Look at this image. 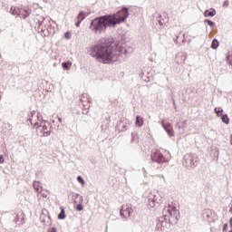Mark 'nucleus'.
I'll return each mask as SVG.
<instances>
[{"instance_id":"obj_1","label":"nucleus","mask_w":232,"mask_h":232,"mask_svg":"<svg viewBox=\"0 0 232 232\" xmlns=\"http://www.w3.org/2000/svg\"><path fill=\"white\" fill-rule=\"evenodd\" d=\"M129 16L128 8H122L114 14H105L96 17L91 23V29L95 32L106 31L107 27H115L116 24L124 23Z\"/></svg>"},{"instance_id":"obj_2","label":"nucleus","mask_w":232,"mask_h":232,"mask_svg":"<svg viewBox=\"0 0 232 232\" xmlns=\"http://www.w3.org/2000/svg\"><path fill=\"white\" fill-rule=\"evenodd\" d=\"M91 54L103 63H114L119 56L117 47L110 44H97L91 49Z\"/></svg>"},{"instance_id":"obj_3","label":"nucleus","mask_w":232,"mask_h":232,"mask_svg":"<svg viewBox=\"0 0 232 232\" xmlns=\"http://www.w3.org/2000/svg\"><path fill=\"white\" fill-rule=\"evenodd\" d=\"M151 159L153 162L169 163L171 160V154L168 150H153L151 152Z\"/></svg>"},{"instance_id":"obj_4","label":"nucleus","mask_w":232,"mask_h":232,"mask_svg":"<svg viewBox=\"0 0 232 232\" xmlns=\"http://www.w3.org/2000/svg\"><path fill=\"white\" fill-rule=\"evenodd\" d=\"M37 133L40 137L50 136L51 123L48 121H44L42 119L38 126Z\"/></svg>"},{"instance_id":"obj_5","label":"nucleus","mask_w":232,"mask_h":232,"mask_svg":"<svg viewBox=\"0 0 232 232\" xmlns=\"http://www.w3.org/2000/svg\"><path fill=\"white\" fill-rule=\"evenodd\" d=\"M43 120V116L41 113H36V111H31V113L28 116V121L31 123L33 127L36 128V130H38L39 124Z\"/></svg>"},{"instance_id":"obj_6","label":"nucleus","mask_w":232,"mask_h":232,"mask_svg":"<svg viewBox=\"0 0 232 232\" xmlns=\"http://www.w3.org/2000/svg\"><path fill=\"white\" fill-rule=\"evenodd\" d=\"M131 214H133V208H131V205H123L121 210V216L124 217V218H130Z\"/></svg>"},{"instance_id":"obj_7","label":"nucleus","mask_w":232,"mask_h":232,"mask_svg":"<svg viewBox=\"0 0 232 232\" xmlns=\"http://www.w3.org/2000/svg\"><path fill=\"white\" fill-rule=\"evenodd\" d=\"M80 101L82 102L84 110H89L92 103L90 96L87 95V93H83L82 96H80Z\"/></svg>"},{"instance_id":"obj_8","label":"nucleus","mask_w":232,"mask_h":232,"mask_svg":"<svg viewBox=\"0 0 232 232\" xmlns=\"http://www.w3.org/2000/svg\"><path fill=\"white\" fill-rule=\"evenodd\" d=\"M168 213L169 216L171 217V218L178 220V217L179 215V211L174 205H169L168 206Z\"/></svg>"},{"instance_id":"obj_9","label":"nucleus","mask_w":232,"mask_h":232,"mask_svg":"<svg viewBox=\"0 0 232 232\" xmlns=\"http://www.w3.org/2000/svg\"><path fill=\"white\" fill-rule=\"evenodd\" d=\"M74 199V204L76 205V209L81 212L83 210V207H82V197L79 196V194H75L73 197Z\"/></svg>"},{"instance_id":"obj_10","label":"nucleus","mask_w":232,"mask_h":232,"mask_svg":"<svg viewBox=\"0 0 232 232\" xmlns=\"http://www.w3.org/2000/svg\"><path fill=\"white\" fill-rule=\"evenodd\" d=\"M30 14L28 7H20V18L25 19Z\"/></svg>"},{"instance_id":"obj_11","label":"nucleus","mask_w":232,"mask_h":232,"mask_svg":"<svg viewBox=\"0 0 232 232\" xmlns=\"http://www.w3.org/2000/svg\"><path fill=\"white\" fill-rule=\"evenodd\" d=\"M34 188L36 190V192L38 193V198H41L40 194H41V190L43 189L41 183H39V181H34Z\"/></svg>"},{"instance_id":"obj_12","label":"nucleus","mask_w":232,"mask_h":232,"mask_svg":"<svg viewBox=\"0 0 232 232\" xmlns=\"http://www.w3.org/2000/svg\"><path fill=\"white\" fill-rule=\"evenodd\" d=\"M164 130L167 131L169 137L174 136L173 128L170 124H167L164 126Z\"/></svg>"},{"instance_id":"obj_13","label":"nucleus","mask_w":232,"mask_h":232,"mask_svg":"<svg viewBox=\"0 0 232 232\" xmlns=\"http://www.w3.org/2000/svg\"><path fill=\"white\" fill-rule=\"evenodd\" d=\"M84 18H85L84 13H80V14H78L77 22H76V27H79V26H80L81 22L84 21Z\"/></svg>"},{"instance_id":"obj_14","label":"nucleus","mask_w":232,"mask_h":232,"mask_svg":"<svg viewBox=\"0 0 232 232\" xmlns=\"http://www.w3.org/2000/svg\"><path fill=\"white\" fill-rule=\"evenodd\" d=\"M217 15V11L215 8H210V10H206L205 11V16H215Z\"/></svg>"},{"instance_id":"obj_15","label":"nucleus","mask_w":232,"mask_h":232,"mask_svg":"<svg viewBox=\"0 0 232 232\" xmlns=\"http://www.w3.org/2000/svg\"><path fill=\"white\" fill-rule=\"evenodd\" d=\"M10 13L13 14V15H18L20 16V7H11V10H10Z\"/></svg>"},{"instance_id":"obj_16","label":"nucleus","mask_w":232,"mask_h":232,"mask_svg":"<svg viewBox=\"0 0 232 232\" xmlns=\"http://www.w3.org/2000/svg\"><path fill=\"white\" fill-rule=\"evenodd\" d=\"M143 122H144V121H143L142 117H140V116H137V117H136L135 125H136L137 127H142Z\"/></svg>"},{"instance_id":"obj_17","label":"nucleus","mask_w":232,"mask_h":232,"mask_svg":"<svg viewBox=\"0 0 232 232\" xmlns=\"http://www.w3.org/2000/svg\"><path fill=\"white\" fill-rule=\"evenodd\" d=\"M48 195H50L49 190H47V189H43V188H42V190H41V192H40V198H48Z\"/></svg>"},{"instance_id":"obj_18","label":"nucleus","mask_w":232,"mask_h":232,"mask_svg":"<svg viewBox=\"0 0 232 232\" xmlns=\"http://www.w3.org/2000/svg\"><path fill=\"white\" fill-rule=\"evenodd\" d=\"M60 210H61V213L58 215V218L59 219L66 218V213H65L64 208L61 207Z\"/></svg>"},{"instance_id":"obj_19","label":"nucleus","mask_w":232,"mask_h":232,"mask_svg":"<svg viewBox=\"0 0 232 232\" xmlns=\"http://www.w3.org/2000/svg\"><path fill=\"white\" fill-rule=\"evenodd\" d=\"M185 61H186L185 55H178V56L176 57V62H177L178 63H185Z\"/></svg>"},{"instance_id":"obj_20","label":"nucleus","mask_w":232,"mask_h":232,"mask_svg":"<svg viewBox=\"0 0 232 232\" xmlns=\"http://www.w3.org/2000/svg\"><path fill=\"white\" fill-rule=\"evenodd\" d=\"M62 66L63 69L65 70H70L71 69V66H72V62L68 61V62H63L62 63Z\"/></svg>"},{"instance_id":"obj_21","label":"nucleus","mask_w":232,"mask_h":232,"mask_svg":"<svg viewBox=\"0 0 232 232\" xmlns=\"http://www.w3.org/2000/svg\"><path fill=\"white\" fill-rule=\"evenodd\" d=\"M219 46V43L218 40H217V38H214L212 44H211V48L212 49H218Z\"/></svg>"},{"instance_id":"obj_22","label":"nucleus","mask_w":232,"mask_h":232,"mask_svg":"<svg viewBox=\"0 0 232 232\" xmlns=\"http://www.w3.org/2000/svg\"><path fill=\"white\" fill-rule=\"evenodd\" d=\"M163 229H164V222H160V220H159L157 224V230L162 231Z\"/></svg>"},{"instance_id":"obj_23","label":"nucleus","mask_w":232,"mask_h":232,"mask_svg":"<svg viewBox=\"0 0 232 232\" xmlns=\"http://www.w3.org/2000/svg\"><path fill=\"white\" fill-rule=\"evenodd\" d=\"M221 120L223 122H225V124H229V119L227 114H223V116L221 117Z\"/></svg>"},{"instance_id":"obj_24","label":"nucleus","mask_w":232,"mask_h":232,"mask_svg":"<svg viewBox=\"0 0 232 232\" xmlns=\"http://www.w3.org/2000/svg\"><path fill=\"white\" fill-rule=\"evenodd\" d=\"M214 111L216 112V114H217L218 116H220V113L223 112V110H222L221 108H215V109H214Z\"/></svg>"},{"instance_id":"obj_25","label":"nucleus","mask_w":232,"mask_h":232,"mask_svg":"<svg viewBox=\"0 0 232 232\" xmlns=\"http://www.w3.org/2000/svg\"><path fill=\"white\" fill-rule=\"evenodd\" d=\"M77 180H78L79 183H81V184H82V186H84L85 181H84V179H82V176H78Z\"/></svg>"},{"instance_id":"obj_26","label":"nucleus","mask_w":232,"mask_h":232,"mask_svg":"<svg viewBox=\"0 0 232 232\" xmlns=\"http://www.w3.org/2000/svg\"><path fill=\"white\" fill-rule=\"evenodd\" d=\"M64 38H65V39H71V38H72V34H71L70 31H68V32H66V33L64 34Z\"/></svg>"},{"instance_id":"obj_27","label":"nucleus","mask_w":232,"mask_h":232,"mask_svg":"<svg viewBox=\"0 0 232 232\" xmlns=\"http://www.w3.org/2000/svg\"><path fill=\"white\" fill-rule=\"evenodd\" d=\"M205 22L210 25V27H214L215 26V23H213L211 20H205Z\"/></svg>"},{"instance_id":"obj_28","label":"nucleus","mask_w":232,"mask_h":232,"mask_svg":"<svg viewBox=\"0 0 232 232\" xmlns=\"http://www.w3.org/2000/svg\"><path fill=\"white\" fill-rule=\"evenodd\" d=\"M227 229H228V225H227V223H225L223 225V231H227Z\"/></svg>"},{"instance_id":"obj_29","label":"nucleus","mask_w":232,"mask_h":232,"mask_svg":"<svg viewBox=\"0 0 232 232\" xmlns=\"http://www.w3.org/2000/svg\"><path fill=\"white\" fill-rule=\"evenodd\" d=\"M48 232H58L56 227H52L48 230Z\"/></svg>"},{"instance_id":"obj_30","label":"nucleus","mask_w":232,"mask_h":232,"mask_svg":"<svg viewBox=\"0 0 232 232\" xmlns=\"http://www.w3.org/2000/svg\"><path fill=\"white\" fill-rule=\"evenodd\" d=\"M5 162V158L3 155H0V164Z\"/></svg>"},{"instance_id":"obj_31","label":"nucleus","mask_w":232,"mask_h":232,"mask_svg":"<svg viewBox=\"0 0 232 232\" xmlns=\"http://www.w3.org/2000/svg\"><path fill=\"white\" fill-rule=\"evenodd\" d=\"M155 199H152V204L150 202V207H155Z\"/></svg>"},{"instance_id":"obj_32","label":"nucleus","mask_w":232,"mask_h":232,"mask_svg":"<svg viewBox=\"0 0 232 232\" xmlns=\"http://www.w3.org/2000/svg\"><path fill=\"white\" fill-rule=\"evenodd\" d=\"M159 23H160V25H163L164 24V23L161 22V20H159Z\"/></svg>"},{"instance_id":"obj_33","label":"nucleus","mask_w":232,"mask_h":232,"mask_svg":"<svg viewBox=\"0 0 232 232\" xmlns=\"http://www.w3.org/2000/svg\"><path fill=\"white\" fill-rule=\"evenodd\" d=\"M230 227L232 228V218H230Z\"/></svg>"},{"instance_id":"obj_34","label":"nucleus","mask_w":232,"mask_h":232,"mask_svg":"<svg viewBox=\"0 0 232 232\" xmlns=\"http://www.w3.org/2000/svg\"><path fill=\"white\" fill-rule=\"evenodd\" d=\"M230 143L232 145V134L230 135Z\"/></svg>"},{"instance_id":"obj_35","label":"nucleus","mask_w":232,"mask_h":232,"mask_svg":"<svg viewBox=\"0 0 232 232\" xmlns=\"http://www.w3.org/2000/svg\"><path fill=\"white\" fill-rule=\"evenodd\" d=\"M230 212L232 213V208H230Z\"/></svg>"},{"instance_id":"obj_36","label":"nucleus","mask_w":232,"mask_h":232,"mask_svg":"<svg viewBox=\"0 0 232 232\" xmlns=\"http://www.w3.org/2000/svg\"><path fill=\"white\" fill-rule=\"evenodd\" d=\"M228 232H232V230L228 231Z\"/></svg>"}]
</instances>
